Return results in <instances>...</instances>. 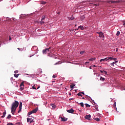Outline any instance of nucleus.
<instances>
[{
    "mask_svg": "<svg viewBox=\"0 0 125 125\" xmlns=\"http://www.w3.org/2000/svg\"><path fill=\"white\" fill-rule=\"evenodd\" d=\"M18 106H19V103L17 101H15V102L12 104L11 113L12 115H14Z\"/></svg>",
    "mask_w": 125,
    "mask_h": 125,
    "instance_id": "f257e3e1",
    "label": "nucleus"
},
{
    "mask_svg": "<svg viewBox=\"0 0 125 125\" xmlns=\"http://www.w3.org/2000/svg\"><path fill=\"white\" fill-rule=\"evenodd\" d=\"M37 112H38V108H36L35 109H34V110H32L31 111H30L28 115H32V114H35L36 113H37Z\"/></svg>",
    "mask_w": 125,
    "mask_h": 125,
    "instance_id": "f03ea898",
    "label": "nucleus"
},
{
    "mask_svg": "<svg viewBox=\"0 0 125 125\" xmlns=\"http://www.w3.org/2000/svg\"><path fill=\"white\" fill-rule=\"evenodd\" d=\"M27 123H29V122H30V124H32V123H33L34 120L33 119L32 120V118H27Z\"/></svg>",
    "mask_w": 125,
    "mask_h": 125,
    "instance_id": "7ed1b4c3",
    "label": "nucleus"
},
{
    "mask_svg": "<svg viewBox=\"0 0 125 125\" xmlns=\"http://www.w3.org/2000/svg\"><path fill=\"white\" fill-rule=\"evenodd\" d=\"M91 118V115H86L85 116V119H86V120H88V121H90Z\"/></svg>",
    "mask_w": 125,
    "mask_h": 125,
    "instance_id": "20e7f679",
    "label": "nucleus"
},
{
    "mask_svg": "<svg viewBox=\"0 0 125 125\" xmlns=\"http://www.w3.org/2000/svg\"><path fill=\"white\" fill-rule=\"evenodd\" d=\"M97 34H99V37L100 38H104V34L102 32H97Z\"/></svg>",
    "mask_w": 125,
    "mask_h": 125,
    "instance_id": "39448f33",
    "label": "nucleus"
},
{
    "mask_svg": "<svg viewBox=\"0 0 125 125\" xmlns=\"http://www.w3.org/2000/svg\"><path fill=\"white\" fill-rule=\"evenodd\" d=\"M66 111L68 113H70V114H73V113H74V112H75V111H74V109H73L72 108L71 109L67 110Z\"/></svg>",
    "mask_w": 125,
    "mask_h": 125,
    "instance_id": "423d86ee",
    "label": "nucleus"
},
{
    "mask_svg": "<svg viewBox=\"0 0 125 125\" xmlns=\"http://www.w3.org/2000/svg\"><path fill=\"white\" fill-rule=\"evenodd\" d=\"M47 52H48V49L46 48L42 50L43 54H46V53H47Z\"/></svg>",
    "mask_w": 125,
    "mask_h": 125,
    "instance_id": "0eeeda50",
    "label": "nucleus"
},
{
    "mask_svg": "<svg viewBox=\"0 0 125 125\" xmlns=\"http://www.w3.org/2000/svg\"><path fill=\"white\" fill-rule=\"evenodd\" d=\"M61 121L62 122H67L68 121V118H65V117H61Z\"/></svg>",
    "mask_w": 125,
    "mask_h": 125,
    "instance_id": "6e6552de",
    "label": "nucleus"
},
{
    "mask_svg": "<svg viewBox=\"0 0 125 125\" xmlns=\"http://www.w3.org/2000/svg\"><path fill=\"white\" fill-rule=\"evenodd\" d=\"M104 61H108V58H105L104 59H102L100 60V62H104Z\"/></svg>",
    "mask_w": 125,
    "mask_h": 125,
    "instance_id": "1a4fd4ad",
    "label": "nucleus"
},
{
    "mask_svg": "<svg viewBox=\"0 0 125 125\" xmlns=\"http://www.w3.org/2000/svg\"><path fill=\"white\" fill-rule=\"evenodd\" d=\"M51 106H52V109H55L56 108V105L54 104H51Z\"/></svg>",
    "mask_w": 125,
    "mask_h": 125,
    "instance_id": "9d476101",
    "label": "nucleus"
},
{
    "mask_svg": "<svg viewBox=\"0 0 125 125\" xmlns=\"http://www.w3.org/2000/svg\"><path fill=\"white\" fill-rule=\"evenodd\" d=\"M19 109L18 111V113H20V112H21V111L22 110V106L21 105H19Z\"/></svg>",
    "mask_w": 125,
    "mask_h": 125,
    "instance_id": "9b49d317",
    "label": "nucleus"
},
{
    "mask_svg": "<svg viewBox=\"0 0 125 125\" xmlns=\"http://www.w3.org/2000/svg\"><path fill=\"white\" fill-rule=\"evenodd\" d=\"M5 115H6V112L4 111L3 113V116H1V118H4V117H5Z\"/></svg>",
    "mask_w": 125,
    "mask_h": 125,
    "instance_id": "f8f14e48",
    "label": "nucleus"
},
{
    "mask_svg": "<svg viewBox=\"0 0 125 125\" xmlns=\"http://www.w3.org/2000/svg\"><path fill=\"white\" fill-rule=\"evenodd\" d=\"M40 3H41V4H46V2L43 1H41Z\"/></svg>",
    "mask_w": 125,
    "mask_h": 125,
    "instance_id": "ddd939ff",
    "label": "nucleus"
},
{
    "mask_svg": "<svg viewBox=\"0 0 125 125\" xmlns=\"http://www.w3.org/2000/svg\"><path fill=\"white\" fill-rule=\"evenodd\" d=\"M100 81H102V82H104V81H105V78H103L102 77H101Z\"/></svg>",
    "mask_w": 125,
    "mask_h": 125,
    "instance_id": "4468645a",
    "label": "nucleus"
},
{
    "mask_svg": "<svg viewBox=\"0 0 125 125\" xmlns=\"http://www.w3.org/2000/svg\"><path fill=\"white\" fill-rule=\"evenodd\" d=\"M107 58V60H113V58L112 57H108Z\"/></svg>",
    "mask_w": 125,
    "mask_h": 125,
    "instance_id": "2eb2a0df",
    "label": "nucleus"
},
{
    "mask_svg": "<svg viewBox=\"0 0 125 125\" xmlns=\"http://www.w3.org/2000/svg\"><path fill=\"white\" fill-rule=\"evenodd\" d=\"M77 95L78 96H81V97H83V95H82V93H81V92H79L77 94Z\"/></svg>",
    "mask_w": 125,
    "mask_h": 125,
    "instance_id": "dca6fc26",
    "label": "nucleus"
},
{
    "mask_svg": "<svg viewBox=\"0 0 125 125\" xmlns=\"http://www.w3.org/2000/svg\"><path fill=\"white\" fill-rule=\"evenodd\" d=\"M94 120H95V121H97V122H99L100 121V119L98 118H94Z\"/></svg>",
    "mask_w": 125,
    "mask_h": 125,
    "instance_id": "f3484780",
    "label": "nucleus"
},
{
    "mask_svg": "<svg viewBox=\"0 0 125 125\" xmlns=\"http://www.w3.org/2000/svg\"><path fill=\"white\" fill-rule=\"evenodd\" d=\"M75 86V84H73L70 85V88L72 89V88H74V87Z\"/></svg>",
    "mask_w": 125,
    "mask_h": 125,
    "instance_id": "a211bd4d",
    "label": "nucleus"
},
{
    "mask_svg": "<svg viewBox=\"0 0 125 125\" xmlns=\"http://www.w3.org/2000/svg\"><path fill=\"white\" fill-rule=\"evenodd\" d=\"M89 61H95V58H91V59H89Z\"/></svg>",
    "mask_w": 125,
    "mask_h": 125,
    "instance_id": "6ab92c4d",
    "label": "nucleus"
},
{
    "mask_svg": "<svg viewBox=\"0 0 125 125\" xmlns=\"http://www.w3.org/2000/svg\"><path fill=\"white\" fill-rule=\"evenodd\" d=\"M44 19H45V16H42L41 20L43 21L44 20Z\"/></svg>",
    "mask_w": 125,
    "mask_h": 125,
    "instance_id": "aec40b11",
    "label": "nucleus"
},
{
    "mask_svg": "<svg viewBox=\"0 0 125 125\" xmlns=\"http://www.w3.org/2000/svg\"><path fill=\"white\" fill-rule=\"evenodd\" d=\"M121 34V33L118 31L117 32V33H116V36H120V34Z\"/></svg>",
    "mask_w": 125,
    "mask_h": 125,
    "instance_id": "412c9836",
    "label": "nucleus"
},
{
    "mask_svg": "<svg viewBox=\"0 0 125 125\" xmlns=\"http://www.w3.org/2000/svg\"><path fill=\"white\" fill-rule=\"evenodd\" d=\"M116 62H113L112 63H111L110 65H111V66H114V64H115V63H116Z\"/></svg>",
    "mask_w": 125,
    "mask_h": 125,
    "instance_id": "4be33fe9",
    "label": "nucleus"
},
{
    "mask_svg": "<svg viewBox=\"0 0 125 125\" xmlns=\"http://www.w3.org/2000/svg\"><path fill=\"white\" fill-rule=\"evenodd\" d=\"M79 104L81 105V107H83L84 106L83 103H81Z\"/></svg>",
    "mask_w": 125,
    "mask_h": 125,
    "instance_id": "5701e85b",
    "label": "nucleus"
},
{
    "mask_svg": "<svg viewBox=\"0 0 125 125\" xmlns=\"http://www.w3.org/2000/svg\"><path fill=\"white\" fill-rule=\"evenodd\" d=\"M11 118V115L10 114H9V115L7 117V119H10Z\"/></svg>",
    "mask_w": 125,
    "mask_h": 125,
    "instance_id": "b1692460",
    "label": "nucleus"
},
{
    "mask_svg": "<svg viewBox=\"0 0 125 125\" xmlns=\"http://www.w3.org/2000/svg\"><path fill=\"white\" fill-rule=\"evenodd\" d=\"M20 86H24V82H22Z\"/></svg>",
    "mask_w": 125,
    "mask_h": 125,
    "instance_id": "393cba45",
    "label": "nucleus"
},
{
    "mask_svg": "<svg viewBox=\"0 0 125 125\" xmlns=\"http://www.w3.org/2000/svg\"><path fill=\"white\" fill-rule=\"evenodd\" d=\"M40 24H44V21L41 20L40 21Z\"/></svg>",
    "mask_w": 125,
    "mask_h": 125,
    "instance_id": "a878e982",
    "label": "nucleus"
},
{
    "mask_svg": "<svg viewBox=\"0 0 125 125\" xmlns=\"http://www.w3.org/2000/svg\"><path fill=\"white\" fill-rule=\"evenodd\" d=\"M18 76H19V74H14V77L15 78H18Z\"/></svg>",
    "mask_w": 125,
    "mask_h": 125,
    "instance_id": "bb28decb",
    "label": "nucleus"
},
{
    "mask_svg": "<svg viewBox=\"0 0 125 125\" xmlns=\"http://www.w3.org/2000/svg\"><path fill=\"white\" fill-rule=\"evenodd\" d=\"M85 105L86 107H90V105L87 104H85Z\"/></svg>",
    "mask_w": 125,
    "mask_h": 125,
    "instance_id": "cd10ccee",
    "label": "nucleus"
},
{
    "mask_svg": "<svg viewBox=\"0 0 125 125\" xmlns=\"http://www.w3.org/2000/svg\"><path fill=\"white\" fill-rule=\"evenodd\" d=\"M113 107H115V108L116 109V111H117V107H116V102H114Z\"/></svg>",
    "mask_w": 125,
    "mask_h": 125,
    "instance_id": "c85d7f7f",
    "label": "nucleus"
},
{
    "mask_svg": "<svg viewBox=\"0 0 125 125\" xmlns=\"http://www.w3.org/2000/svg\"><path fill=\"white\" fill-rule=\"evenodd\" d=\"M116 2H119L118 1H111V3H114Z\"/></svg>",
    "mask_w": 125,
    "mask_h": 125,
    "instance_id": "c756f323",
    "label": "nucleus"
},
{
    "mask_svg": "<svg viewBox=\"0 0 125 125\" xmlns=\"http://www.w3.org/2000/svg\"><path fill=\"white\" fill-rule=\"evenodd\" d=\"M85 52V51H81V52H80V54H84Z\"/></svg>",
    "mask_w": 125,
    "mask_h": 125,
    "instance_id": "7c9ffc66",
    "label": "nucleus"
},
{
    "mask_svg": "<svg viewBox=\"0 0 125 125\" xmlns=\"http://www.w3.org/2000/svg\"><path fill=\"white\" fill-rule=\"evenodd\" d=\"M84 18H85V17H84V16H81V19L83 20V19H84Z\"/></svg>",
    "mask_w": 125,
    "mask_h": 125,
    "instance_id": "2f4dec72",
    "label": "nucleus"
},
{
    "mask_svg": "<svg viewBox=\"0 0 125 125\" xmlns=\"http://www.w3.org/2000/svg\"><path fill=\"white\" fill-rule=\"evenodd\" d=\"M80 28H81V30H82V29H83V26H79L78 28V29H77V30H78V29H80Z\"/></svg>",
    "mask_w": 125,
    "mask_h": 125,
    "instance_id": "473e14b6",
    "label": "nucleus"
},
{
    "mask_svg": "<svg viewBox=\"0 0 125 125\" xmlns=\"http://www.w3.org/2000/svg\"><path fill=\"white\" fill-rule=\"evenodd\" d=\"M7 125H13L12 123H8Z\"/></svg>",
    "mask_w": 125,
    "mask_h": 125,
    "instance_id": "72a5a7b5",
    "label": "nucleus"
},
{
    "mask_svg": "<svg viewBox=\"0 0 125 125\" xmlns=\"http://www.w3.org/2000/svg\"><path fill=\"white\" fill-rule=\"evenodd\" d=\"M104 74H105V75H107V71H104Z\"/></svg>",
    "mask_w": 125,
    "mask_h": 125,
    "instance_id": "f704fd0d",
    "label": "nucleus"
},
{
    "mask_svg": "<svg viewBox=\"0 0 125 125\" xmlns=\"http://www.w3.org/2000/svg\"><path fill=\"white\" fill-rule=\"evenodd\" d=\"M52 78H53V79H55V78H56V76L54 75H53Z\"/></svg>",
    "mask_w": 125,
    "mask_h": 125,
    "instance_id": "c9c22d12",
    "label": "nucleus"
},
{
    "mask_svg": "<svg viewBox=\"0 0 125 125\" xmlns=\"http://www.w3.org/2000/svg\"><path fill=\"white\" fill-rule=\"evenodd\" d=\"M19 106H21V107H22V102H21L20 103V105H19Z\"/></svg>",
    "mask_w": 125,
    "mask_h": 125,
    "instance_id": "e433bc0d",
    "label": "nucleus"
},
{
    "mask_svg": "<svg viewBox=\"0 0 125 125\" xmlns=\"http://www.w3.org/2000/svg\"><path fill=\"white\" fill-rule=\"evenodd\" d=\"M80 93H81V94H83V95H84V92H80Z\"/></svg>",
    "mask_w": 125,
    "mask_h": 125,
    "instance_id": "4c0bfd02",
    "label": "nucleus"
},
{
    "mask_svg": "<svg viewBox=\"0 0 125 125\" xmlns=\"http://www.w3.org/2000/svg\"><path fill=\"white\" fill-rule=\"evenodd\" d=\"M17 73H18V71L17 70L15 71V74H17Z\"/></svg>",
    "mask_w": 125,
    "mask_h": 125,
    "instance_id": "58836bf2",
    "label": "nucleus"
},
{
    "mask_svg": "<svg viewBox=\"0 0 125 125\" xmlns=\"http://www.w3.org/2000/svg\"><path fill=\"white\" fill-rule=\"evenodd\" d=\"M33 89H37L36 87H35L34 86L32 87Z\"/></svg>",
    "mask_w": 125,
    "mask_h": 125,
    "instance_id": "ea45409f",
    "label": "nucleus"
},
{
    "mask_svg": "<svg viewBox=\"0 0 125 125\" xmlns=\"http://www.w3.org/2000/svg\"><path fill=\"white\" fill-rule=\"evenodd\" d=\"M23 89H24V87H21V90H23Z\"/></svg>",
    "mask_w": 125,
    "mask_h": 125,
    "instance_id": "a19ab883",
    "label": "nucleus"
},
{
    "mask_svg": "<svg viewBox=\"0 0 125 125\" xmlns=\"http://www.w3.org/2000/svg\"><path fill=\"white\" fill-rule=\"evenodd\" d=\"M95 5H96V6H99V4H96Z\"/></svg>",
    "mask_w": 125,
    "mask_h": 125,
    "instance_id": "79ce46f5",
    "label": "nucleus"
},
{
    "mask_svg": "<svg viewBox=\"0 0 125 125\" xmlns=\"http://www.w3.org/2000/svg\"><path fill=\"white\" fill-rule=\"evenodd\" d=\"M12 39L11 37H10V36L9 38V41H11Z\"/></svg>",
    "mask_w": 125,
    "mask_h": 125,
    "instance_id": "37998d69",
    "label": "nucleus"
},
{
    "mask_svg": "<svg viewBox=\"0 0 125 125\" xmlns=\"http://www.w3.org/2000/svg\"><path fill=\"white\" fill-rule=\"evenodd\" d=\"M18 50H20V48H18ZM21 50H23L22 48L21 49Z\"/></svg>",
    "mask_w": 125,
    "mask_h": 125,
    "instance_id": "c03bdc74",
    "label": "nucleus"
},
{
    "mask_svg": "<svg viewBox=\"0 0 125 125\" xmlns=\"http://www.w3.org/2000/svg\"><path fill=\"white\" fill-rule=\"evenodd\" d=\"M58 64H59V62H58L57 63H55V65H58Z\"/></svg>",
    "mask_w": 125,
    "mask_h": 125,
    "instance_id": "a18cd8bd",
    "label": "nucleus"
},
{
    "mask_svg": "<svg viewBox=\"0 0 125 125\" xmlns=\"http://www.w3.org/2000/svg\"><path fill=\"white\" fill-rule=\"evenodd\" d=\"M96 111H99V110H98V107H96Z\"/></svg>",
    "mask_w": 125,
    "mask_h": 125,
    "instance_id": "49530a36",
    "label": "nucleus"
},
{
    "mask_svg": "<svg viewBox=\"0 0 125 125\" xmlns=\"http://www.w3.org/2000/svg\"><path fill=\"white\" fill-rule=\"evenodd\" d=\"M100 72H101V73H104V70H103V71L100 70Z\"/></svg>",
    "mask_w": 125,
    "mask_h": 125,
    "instance_id": "de8ad7c7",
    "label": "nucleus"
},
{
    "mask_svg": "<svg viewBox=\"0 0 125 125\" xmlns=\"http://www.w3.org/2000/svg\"><path fill=\"white\" fill-rule=\"evenodd\" d=\"M51 48V47H49L48 48H47V49H48V51H49V50Z\"/></svg>",
    "mask_w": 125,
    "mask_h": 125,
    "instance_id": "09e8293b",
    "label": "nucleus"
},
{
    "mask_svg": "<svg viewBox=\"0 0 125 125\" xmlns=\"http://www.w3.org/2000/svg\"><path fill=\"white\" fill-rule=\"evenodd\" d=\"M113 60H114V61H116V60H117V59H116V58H113Z\"/></svg>",
    "mask_w": 125,
    "mask_h": 125,
    "instance_id": "8fccbe9b",
    "label": "nucleus"
},
{
    "mask_svg": "<svg viewBox=\"0 0 125 125\" xmlns=\"http://www.w3.org/2000/svg\"><path fill=\"white\" fill-rule=\"evenodd\" d=\"M69 100H70V101H71V100H74V99L73 98H70V99H69Z\"/></svg>",
    "mask_w": 125,
    "mask_h": 125,
    "instance_id": "3c124183",
    "label": "nucleus"
},
{
    "mask_svg": "<svg viewBox=\"0 0 125 125\" xmlns=\"http://www.w3.org/2000/svg\"><path fill=\"white\" fill-rule=\"evenodd\" d=\"M11 81H13V77H11Z\"/></svg>",
    "mask_w": 125,
    "mask_h": 125,
    "instance_id": "603ef678",
    "label": "nucleus"
},
{
    "mask_svg": "<svg viewBox=\"0 0 125 125\" xmlns=\"http://www.w3.org/2000/svg\"><path fill=\"white\" fill-rule=\"evenodd\" d=\"M123 25L125 27V23H124L123 24Z\"/></svg>",
    "mask_w": 125,
    "mask_h": 125,
    "instance_id": "864d4df0",
    "label": "nucleus"
},
{
    "mask_svg": "<svg viewBox=\"0 0 125 125\" xmlns=\"http://www.w3.org/2000/svg\"><path fill=\"white\" fill-rule=\"evenodd\" d=\"M82 99H84V97H83V98H82Z\"/></svg>",
    "mask_w": 125,
    "mask_h": 125,
    "instance_id": "5fc2aeb1",
    "label": "nucleus"
},
{
    "mask_svg": "<svg viewBox=\"0 0 125 125\" xmlns=\"http://www.w3.org/2000/svg\"><path fill=\"white\" fill-rule=\"evenodd\" d=\"M75 27H77V24H75Z\"/></svg>",
    "mask_w": 125,
    "mask_h": 125,
    "instance_id": "6e6d98bb",
    "label": "nucleus"
},
{
    "mask_svg": "<svg viewBox=\"0 0 125 125\" xmlns=\"http://www.w3.org/2000/svg\"><path fill=\"white\" fill-rule=\"evenodd\" d=\"M39 88H40V87H38L37 88V89H39Z\"/></svg>",
    "mask_w": 125,
    "mask_h": 125,
    "instance_id": "4d7b16f0",
    "label": "nucleus"
},
{
    "mask_svg": "<svg viewBox=\"0 0 125 125\" xmlns=\"http://www.w3.org/2000/svg\"><path fill=\"white\" fill-rule=\"evenodd\" d=\"M85 63H89V62H86Z\"/></svg>",
    "mask_w": 125,
    "mask_h": 125,
    "instance_id": "13d9d810",
    "label": "nucleus"
},
{
    "mask_svg": "<svg viewBox=\"0 0 125 125\" xmlns=\"http://www.w3.org/2000/svg\"><path fill=\"white\" fill-rule=\"evenodd\" d=\"M58 14H60V13H58Z\"/></svg>",
    "mask_w": 125,
    "mask_h": 125,
    "instance_id": "bf43d9fd",
    "label": "nucleus"
},
{
    "mask_svg": "<svg viewBox=\"0 0 125 125\" xmlns=\"http://www.w3.org/2000/svg\"><path fill=\"white\" fill-rule=\"evenodd\" d=\"M93 67H95V65H93Z\"/></svg>",
    "mask_w": 125,
    "mask_h": 125,
    "instance_id": "052dcab7",
    "label": "nucleus"
},
{
    "mask_svg": "<svg viewBox=\"0 0 125 125\" xmlns=\"http://www.w3.org/2000/svg\"><path fill=\"white\" fill-rule=\"evenodd\" d=\"M75 31H77V29H75Z\"/></svg>",
    "mask_w": 125,
    "mask_h": 125,
    "instance_id": "680f3d73",
    "label": "nucleus"
},
{
    "mask_svg": "<svg viewBox=\"0 0 125 125\" xmlns=\"http://www.w3.org/2000/svg\"><path fill=\"white\" fill-rule=\"evenodd\" d=\"M74 20V18L72 19V20Z\"/></svg>",
    "mask_w": 125,
    "mask_h": 125,
    "instance_id": "e2e57ef3",
    "label": "nucleus"
},
{
    "mask_svg": "<svg viewBox=\"0 0 125 125\" xmlns=\"http://www.w3.org/2000/svg\"><path fill=\"white\" fill-rule=\"evenodd\" d=\"M0 123H1V121H0Z\"/></svg>",
    "mask_w": 125,
    "mask_h": 125,
    "instance_id": "0e129e2a",
    "label": "nucleus"
},
{
    "mask_svg": "<svg viewBox=\"0 0 125 125\" xmlns=\"http://www.w3.org/2000/svg\"><path fill=\"white\" fill-rule=\"evenodd\" d=\"M72 31H74V29H73Z\"/></svg>",
    "mask_w": 125,
    "mask_h": 125,
    "instance_id": "69168bd1",
    "label": "nucleus"
},
{
    "mask_svg": "<svg viewBox=\"0 0 125 125\" xmlns=\"http://www.w3.org/2000/svg\"><path fill=\"white\" fill-rule=\"evenodd\" d=\"M70 94V95H71V93L70 94Z\"/></svg>",
    "mask_w": 125,
    "mask_h": 125,
    "instance_id": "338daca9",
    "label": "nucleus"
}]
</instances>
